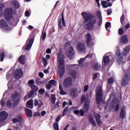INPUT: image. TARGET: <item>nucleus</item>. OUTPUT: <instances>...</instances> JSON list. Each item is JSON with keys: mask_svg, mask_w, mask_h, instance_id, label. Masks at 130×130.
Instances as JSON below:
<instances>
[{"mask_svg": "<svg viewBox=\"0 0 130 130\" xmlns=\"http://www.w3.org/2000/svg\"><path fill=\"white\" fill-rule=\"evenodd\" d=\"M83 20L84 25L83 28L87 31L93 30L95 24L97 23L96 16L93 15L90 12H83L81 14Z\"/></svg>", "mask_w": 130, "mask_h": 130, "instance_id": "f257e3e1", "label": "nucleus"}, {"mask_svg": "<svg viewBox=\"0 0 130 130\" xmlns=\"http://www.w3.org/2000/svg\"><path fill=\"white\" fill-rule=\"evenodd\" d=\"M64 55L60 52L57 53L58 67L59 78H62L66 72L64 65Z\"/></svg>", "mask_w": 130, "mask_h": 130, "instance_id": "f03ea898", "label": "nucleus"}, {"mask_svg": "<svg viewBox=\"0 0 130 130\" xmlns=\"http://www.w3.org/2000/svg\"><path fill=\"white\" fill-rule=\"evenodd\" d=\"M64 48L67 50V52L69 53L68 57L69 59H74L75 58V51L74 48L72 47L71 43L66 42L64 45Z\"/></svg>", "mask_w": 130, "mask_h": 130, "instance_id": "7ed1b4c3", "label": "nucleus"}, {"mask_svg": "<svg viewBox=\"0 0 130 130\" xmlns=\"http://www.w3.org/2000/svg\"><path fill=\"white\" fill-rule=\"evenodd\" d=\"M130 80V70L126 71L125 73L124 74L122 79L121 85L122 87H126L128 84Z\"/></svg>", "mask_w": 130, "mask_h": 130, "instance_id": "20e7f679", "label": "nucleus"}, {"mask_svg": "<svg viewBox=\"0 0 130 130\" xmlns=\"http://www.w3.org/2000/svg\"><path fill=\"white\" fill-rule=\"evenodd\" d=\"M103 97V92H102V88L99 87L96 91V101L98 105H100V102L102 101Z\"/></svg>", "mask_w": 130, "mask_h": 130, "instance_id": "39448f33", "label": "nucleus"}, {"mask_svg": "<svg viewBox=\"0 0 130 130\" xmlns=\"http://www.w3.org/2000/svg\"><path fill=\"white\" fill-rule=\"evenodd\" d=\"M20 93L18 92L17 90H15L14 93L12 94L11 98L13 99V101L15 105L19 104V101H20Z\"/></svg>", "mask_w": 130, "mask_h": 130, "instance_id": "423d86ee", "label": "nucleus"}, {"mask_svg": "<svg viewBox=\"0 0 130 130\" xmlns=\"http://www.w3.org/2000/svg\"><path fill=\"white\" fill-rule=\"evenodd\" d=\"M63 86L66 89L71 88L73 85V78L71 77L66 78L63 82Z\"/></svg>", "mask_w": 130, "mask_h": 130, "instance_id": "0eeeda50", "label": "nucleus"}, {"mask_svg": "<svg viewBox=\"0 0 130 130\" xmlns=\"http://www.w3.org/2000/svg\"><path fill=\"white\" fill-rule=\"evenodd\" d=\"M4 16L6 20H8V21H10V20H11V19L13 18V9H6L4 12Z\"/></svg>", "mask_w": 130, "mask_h": 130, "instance_id": "6e6552de", "label": "nucleus"}, {"mask_svg": "<svg viewBox=\"0 0 130 130\" xmlns=\"http://www.w3.org/2000/svg\"><path fill=\"white\" fill-rule=\"evenodd\" d=\"M66 26V21L64 20L63 12H62L61 19L58 21V28L60 30H63V28H64Z\"/></svg>", "mask_w": 130, "mask_h": 130, "instance_id": "1a4fd4ad", "label": "nucleus"}, {"mask_svg": "<svg viewBox=\"0 0 130 130\" xmlns=\"http://www.w3.org/2000/svg\"><path fill=\"white\" fill-rule=\"evenodd\" d=\"M115 58L117 60L119 63H120L122 62L123 60V55L120 52V50L118 48L116 50V54H115Z\"/></svg>", "mask_w": 130, "mask_h": 130, "instance_id": "9d476101", "label": "nucleus"}, {"mask_svg": "<svg viewBox=\"0 0 130 130\" xmlns=\"http://www.w3.org/2000/svg\"><path fill=\"white\" fill-rule=\"evenodd\" d=\"M85 38L87 47H92L93 44H92V37L91 34L87 33L85 36Z\"/></svg>", "mask_w": 130, "mask_h": 130, "instance_id": "9b49d317", "label": "nucleus"}, {"mask_svg": "<svg viewBox=\"0 0 130 130\" xmlns=\"http://www.w3.org/2000/svg\"><path fill=\"white\" fill-rule=\"evenodd\" d=\"M77 49L80 52H85L86 51V46L81 42H79L77 43Z\"/></svg>", "mask_w": 130, "mask_h": 130, "instance_id": "f8f14e48", "label": "nucleus"}, {"mask_svg": "<svg viewBox=\"0 0 130 130\" xmlns=\"http://www.w3.org/2000/svg\"><path fill=\"white\" fill-rule=\"evenodd\" d=\"M34 42V38H31L30 39L26 41V43H27V45L25 48V50H29L31 49V47H32V45Z\"/></svg>", "mask_w": 130, "mask_h": 130, "instance_id": "ddd939ff", "label": "nucleus"}, {"mask_svg": "<svg viewBox=\"0 0 130 130\" xmlns=\"http://www.w3.org/2000/svg\"><path fill=\"white\" fill-rule=\"evenodd\" d=\"M9 116V114L6 111H2L0 112V122H3L4 120H6Z\"/></svg>", "mask_w": 130, "mask_h": 130, "instance_id": "4468645a", "label": "nucleus"}, {"mask_svg": "<svg viewBox=\"0 0 130 130\" xmlns=\"http://www.w3.org/2000/svg\"><path fill=\"white\" fill-rule=\"evenodd\" d=\"M23 71H22V69H17L15 71V73L14 74V77L15 79H21L23 76Z\"/></svg>", "mask_w": 130, "mask_h": 130, "instance_id": "2eb2a0df", "label": "nucleus"}, {"mask_svg": "<svg viewBox=\"0 0 130 130\" xmlns=\"http://www.w3.org/2000/svg\"><path fill=\"white\" fill-rule=\"evenodd\" d=\"M126 115V111H125V108H124V107H122L119 115L120 118H121V119H124V118H125Z\"/></svg>", "mask_w": 130, "mask_h": 130, "instance_id": "dca6fc26", "label": "nucleus"}, {"mask_svg": "<svg viewBox=\"0 0 130 130\" xmlns=\"http://www.w3.org/2000/svg\"><path fill=\"white\" fill-rule=\"evenodd\" d=\"M94 118L97 122L98 125L101 126V125H102V121H101V119H100L101 118L100 114H96L94 115Z\"/></svg>", "mask_w": 130, "mask_h": 130, "instance_id": "f3484780", "label": "nucleus"}, {"mask_svg": "<svg viewBox=\"0 0 130 130\" xmlns=\"http://www.w3.org/2000/svg\"><path fill=\"white\" fill-rule=\"evenodd\" d=\"M34 105L36 107L38 106V109H40L44 105L43 102L41 100L38 101L37 99H35L34 100Z\"/></svg>", "mask_w": 130, "mask_h": 130, "instance_id": "a211bd4d", "label": "nucleus"}, {"mask_svg": "<svg viewBox=\"0 0 130 130\" xmlns=\"http://www.w3.org/2000/svg\"><path fill=\"white\" fill-rule=\"evenodd\" d=\"M25 58H26L25 55H21L19 57L18 61L21 64H25Z\"/></svg>", "mask_w": 130, "mask_h": 130, "instance_id": "6ab92c4d", "label": "nucleus"}, {"mask_svg": "<svg viewBox=\"0 0 130 130\" xmlns=\"http://www.w3.org/2000/svg\"><path fill=\"white\" fill-rule=\"evenodd\" d=\"M69 75H70L73 79H77L78 73H77V71L75 70H71L69 71Z\"/></svg>", "mask_w": 130, "mask_h": 130, "instance_id": "aec40b11", "label": "nucleus"}, {"mask_svg": "<svg viewBox=\"0 0 130 130\" xmlns=\"http://www.w3.org/2000/svg\"><path fill=\"white\" fill-rule=\"evenodd\" d=\"M121 40L122 41V43H123V44H127V43H128V39H127V35H123L121 37Z\"/></svg>", "mask_w": 130, "mask_h": 130, "instance_id": "412c9836", "label": "nucleus"}, {"mask_svg": "<svg viewBox=\"0 0 130 130\" xmlns=\"http://www.w3.org/2000/svg\"><path fill=\"white\" fill-rule=\"evenodd\" d=\"M103 62L105 66H108V63L110 62V59L109 56H106L103 57Z\"/></svg>", "mask_w": 130, "mask_h": 130, "instance_id": "4be33fe9", "label": "nucleus"}, {"mask_svg": "<svg viewBox=\"0 0 130 130\" xmlns=\"http://www.w3.org/2000/svg\"><path fill=\"white\" fill-rule=\"evenodd\" d=\"M102 5H103V8H104L105 9H106L108 8V7H111V6H112L111 3H109L108 4L107 2L104 1H102Z\"/></svg>", "mask_w": 130, "mask_h": 130, "instance_id": "5701e85b", "label": "nucleus"}, {"mask_svg": "<svg viewBox=\"0 0 130 130\" xmlns=\"http://www.w3.org/2000/svg\"><path fill=\"white\" fill-rule=\"evenodd\" d=\"M77 92L78 90H77V88H73L70 89V93L71 96L73 97H76Z\"/></svg>", "mask_w": 130, "mask_h": 130, "instance_id": "b1692460", "label": "nucleus"}, {"mask_svg": "<svg viewBox=\"0 0 130 130\" xmlns=\"http://www.w3.org/2000/svg\"><path fill=\"white\" fill-rule=\"evenodd\" d=\"M26 107L32 109V108H33V100L30 99V100L28 101L26 103Z\"/></svg>", "mask_w": 130, "mask_h": 130, "instance_id": "393cba45", "label": "nucleus"}, {"mask_svg": "<svg viewBox=\"0 0 130 130\" xmlns=\"http://www.w3.org/2000/svg\"><path fill=\"white\" fill-rule=\"evenodd\" d=\"M93 70H95V71H101V70H102V66L99 63H96L93 64Z\"/></svg>", "mask_w": 130, "mask_h": 130, "instance_id": "a878e982", "label": "nucleus"}, {"mask_svg": "<svg viewBox=\"0 0 130 130\" xmlns=\"http://www.w3.org/2000/svg\"><path fill=\"white\" fill-rule=\"evenodd\" d=\"M88 119H89V122H90V123H91L92 125L94 126V127H96V126H97V125L96 124L95 120H94V118H93V117H91V116H89L88 117Z\"/></svg>", "mask_w": 130, "mask_h": 130, "instance_id": "bb28decb", "label": "nucleus"}, {"mask_svg": "<svg viewBox=\"0 0 130 130\" xmlns=\"http://www.w3.org/2000/svg\"><path fill=\"white\" fill-rule=\"evenodd\" d=\"M89 102H85L84 103V105L83 106V110H84V112L87 113V112L89 111Z\"/></svg>", "mask_w": 130, "mask_h": 130, "instance_id": "cd10ccee", "label": "nucleus"}, {"mask_svg": "<svg viewBox=\"0 0 130 130\" xmlns=\"http://www.w3.org/2000/svg\"><path fill=\"white\" fill-rule=\"evenodd\" d=\"M90 56L89 55H87L85 57L83 58H80L79 61V66L81 67V68H82V67H84V60L86 59V58H87V57H89Z\"/></svg>", "mask_w": 130, "mask_h": 130, "instance_id": "c85d7f7f", "label": "nucleus"}, {"mask_svg": "<svg viewBox=\"0 0 130 130\" xmlns=\"http://www.w3.org/2000/svg\"><path fill=\"white\" fill-rule=\"evenodd\" d=\"M0 26H1V28H7L8 24L5 20L2 19L0 21Z\"/></svg>", "mask_w": 130, "mask_h": 130, "instance_id": "c756f323", "label": "nucleus"}, {"mask_svg": "<svg viewBox=\"0 0 130 130\" xmlns=\"http://www.w3.org/2000/svg\"><path fill=\"white\" fill-rule=\"evenodd\" d=\"M130 51V47L129 46H126L124 48V53L123 55L124 56H126L129 53Z\"/></svg>", "mask_w": 130, "mask_h": 130, "instance_id": "7c9ffc66", "label": "nucleus"}, {"mask_svg": "<svg viewBox=\"0 0 130 130\" xmlns=\"http://www.w3.org/2000/svg\"><path fill=\"white\" fill-rule=\"evenodd\" d=\"M59 89L60 90V92H59L60 95H67L68 94L67 92L63 90V89H62V86H61V84H59Z\"/></svg>", "mask_w": 130, "mask_h": 130, "instance_id": "2f4dec72", "label": "nucleus"}, {"mask_svg": "<svg viewBox=\"0 0 130 130\" xmlns=\"http://www.w3.org/2000/svg\"><path fill=\"white\" fill-rule=\"evenodd\" d=\"M25 114L27 117H32V110L26 109L25 110Z\"/></svg>", "mask_w": 130, "mask_h": 130, "instance_id": "473e14b6", "label": "nucleus"}, {"mask_svg": "<svg viewBox=\"0 0 130 130\" xmlns=\"http://www.w3.org/2000/svg\"><path fill=\"white\" fill-rule=\"evenodd\" d=\"M12 5L14 6L15 9H19V8H20V4H19V2H18V1H13Z\"/></svg>", "mask_w": 130, "mask_h": 130, "instance_id": "72a5a7b5", "label": "nucleus"}, {"mask_svg": "<svg viewBox=\"0 0 130 130\" xmlns=\"http://www.w3.org/2000/svg\"><path fill=\"white\" fill-rule=\"evenodd\" d=\"M6 56V53L5 52H1L0 53V61L1 62L4 61V59H5V57Z\"/></svg>", "mask_w": 130, "mask_h": 130, "instance_id": "f704fd0d", "label": "nucleus"}, {"mask_svg": "<svg viewBox=\"0 0 130 130\" xmlns=\"http://www.w3.org/2000/svg\"><path fill=\"white\" fill-rule=\"evenodd\" d=\"M29 87H30V88H31V89L32 90V91H34V93H35V92H37L38 91V87H37V86L36 85H28Z\"/></svg>", "mask_w": 130, "mask_h": 130, "instance_id": "c9c22d12", "label": "nucleus"}, {"mask_svg": "<svg viewBox=\"0 0 130 130\" xmlns=\"http://www.w3.org/2000/svg\"><path fill=\"white\" fill-rule=\"evenodd\" d=\"M56 101V98H55V95H51V101H52V104H55V101Z\"/></svg>", "mask_w": 130, "mask_h": 130, "instance_id": "e433bc0d", "label": "nucleus"}, {"mask_svg": "<svg viewBox=\"0 0 130 130\" xmlns=\"http://www.w3.org/2000/svg\"><path fill=\"white\" fill-rule=\"evenodd\" d=\"M118 103V100L117 99H114L112 102V107H114L115 105L118 104L117 103Z\"/></svg>", "mask_w": 130, "mask_h": 130, "instance_id": "4c0bfd02", "label": "nucleus"}, {"mask_svg": "<svg viewBox=\"0 0 130 130\" xmlns=\"http://www.w3.org/2000/svg\"><path fill=\"white\" fill-rule=\"evenodd\" d=\"M125 17H124V14H122L121 16L120 17V23L121 24V25H124V19H125Z\"/></svg>", "mask_w": 130, "mask_h": 130, "instance_id": "58836bf2", "label": "nucleus"}, {"mask_svg": "<svg viewBox=\"0 0 130 130\" xmlns=\"http://www.w3.org/2000/svg\"><path fill=\"white\" fill-rule=\"evenodd\" d=\"M81 103H86V102H89L87 101V99L85 97V95H82L81 98Z\"/></svg>", "mask_w": 130, "mask_h": 130, "instance_id": "ea45409f", "label": "nucleus"}, {"mask_svg": "<svg viewBox=\"0 0 130 130\" xmlns=\"http://www.w3.org/2000/svg\"><path fill=\"white\" fill-rule=\"evenodd\" d=\"M96 17H98L99 19H102V14L101 13V11H97L96 12Z\"/></svg>", "mask_w": 130, "mask_h": 130, "instance_id": "a19ab883", "label": "nucleus"}, {"mask_svg": "<svg viewBox=\"0 0 130 130\" xmlns=\"http://www.w3.org/2000/svg\"><path fill=\"white\" fill-rule=\"evenodd\" d=\"M68 111H69V107H67L63 110V113L62 114V116H64L65 115H67V113H68Z\"/></svg>", "mask_w": 130, "mask_h": 130, "instance_id": "79ce46f5", "label": "nucleus"}, {"mask_svg": "<svg viewBox=\"0 0 130 130\" xmlns=\"http://www.w3.org/2000/svg\"><path fill=\"white\" fill-rule=\"evenodd\" d=\"M48 84L53 85V86H56V81L54 80H51L49 81Z\"/></svg>", "mask_w": 130, "mask_h": 130, "instance_id": "37998d69", "label": "nucleus"}, {"mask_svg": "<svg viewBox=\"0 0 130 130\" xmlns=\"http://www.w3.org/2000/svg\"><path fill=\"white\" fill-rule=\"evenodd\" d=\"M34 91L30 90L27 93V97L28 98H31L33 95H34Z\"/></svg>", "mask_w": 130, "mask_h": 130, "instance_id": "c03bdc74", "label": "nucleus"}, {"mask_svg": "<svg viewBox=\"0 0 130 130\" xmlns=\"http://www.w3.org/2000/svg\"><path fill=\"white\" fill-rule=\"evenodd\" d=\"M118 34L119 35H123L124 34V30L123 28H120L118 29Z\"/></svg>", "mask_w": 130, "mask_h": 130, "instance_id": "a18cd8bd", "label": "nucleus"}, {"mask_svg": "<svg viewBox=\"0 0 130 130\" xmlns=\"http://www.w3.org/2000/svg\"><path fill=\"white\" fill-rule=\"evenodd\" d=\"M114 82V79L113 78H109L108 80V84H113Z\"/></svg>", "mask_w": 130, "mask_h": 130, "instance_id": "49530a36", "label": "nucleus"}, {"mask_svg": "<svg viewBox=\"0 0 130 130\" xmlns=\"http://www.w3.org/2000/svg\"><path fill=\"white\" fill-rule=\"evenodd\" d=\"M54 128L55 130H59V127L58 126V123L56 122L54 123Z\"/></svg>", "mask_w": 130, "mask_h": 130, "instance_id": "de8ad7c7", "label": "nucleus"}, {"mask_svg": "<svg viewBox=\"0 0 130 130\" xmlns=\"http://www.w3.org/2000/svg\"><path fill=\"white\" fill-rule=\"evenodd\" d=\"M110 26H111V23H110V22H107L105 24V28L106 30H107Z\"/></svg>", "mask_w": 130, "mask_h": 130, "instance_id": "09e8293b", "label": "nucleus"}, {"mask_svg": "<svg viewBox=\"0 0 130 130\" xmlns=\"http://www.w3.org/2000/svg\"><path fill=\"white\" fill-rule=\"evenodd\" d=\"M6 104L8 107H12V102L10 100H9L7 101Z\"/></svg>", "mask_w": 130, "mask_h": 130, "instance_id": "8fccbe9b", "label": "nucleus"}, {"mask_svg": "<svg viewBox=\"0 0 130 130\" xmlns=\"http://www.w3.org/2000/svg\"><path fill=\"white\" fill-rule=\"evenodd\" d=\"M44 93H45V90H44V89H40L39 90V93L40 94V95H43V94H44Z\"/></svg>", "mask_w": 130, "mask_h": 130, "instance_id": "3c124183", "label": "nucleus"}, {"mask_svg": "<svg viewBox=\"0 0 130 130\" xmlns=\"http://www.w3.org/2000/svg\"><path fill=\"white\" fill-rule=\"evenodd\" d=\"M17 119L18 120V121L20 122L21 121H23V118H22V115H18L17 116Z\"/></svg>", "mask_w": 130, "mask_h": 130, "instance_id": "603ef678", "label": "nucleus"}, {"mask_svg": "<svg viewBox=\"0 0 130 130\" xmlns=\"http://www.w3.org/2000/svg\"><path fill=\"white\" fill-rule=\"evenodd\" d=\"M42 39L43 40V41H44L45 40V39H46V32H45L44 33H43L42 36Z\"/></svg>", "mask_w": 130, "mask_h": 130, "instance_id": "864d4df0", "label": "nucleus"}, {"mask_svg": "<svg viewBox=\"0 0 130 130\" xmlns=\"http://www.w3.org/2000/svg\"><path fill=\"white\" fill-rule=\"evenodd\" d=\"M43 61L44 62V67L45 68V67H46L47 65V60L45 58L43 57Z\"/></svg>", "mask_w": 130, "mask_h": 130, "instance_id": "5fc2aeb1", "label": "nucleus"}, {"mask_svg": "<svg viewBox=\"0 0 130 130\" xmlns=\"http://www.w3.org/2000/svg\"><path fill=\"white\" fill-rule=\"evenodd\" d=\"M98 78V74L97 73H94L92 77V80L94 81V80H96Z\"/></svg>", "mask_w": 130, "mask_h": 130, "instance_id": "6e6d98bb", "label": "nucleus"}, {"mask_svg": "<svg viewBox=\"0 0 130 130\" xmlns=\"http://www.w3.org/2000/svg\"><path fill=\"white\" fill-rule=\"evenodd\" d=\"M12 121H13L14 123H17V122H19V120L17 118H13L12 119Z\"/></svg>", "mask_w": 130, "mask_h": 130, "instance_id": "4d7b16f0", "label": "nucleus"}, {"mask_svg": "<svg viewBox=\"0 0 130 130\" xmlns=\"http://www.w3.org/2000/svg\"><path fill=\"white\" fill-rule=\"evenodd\" d=\"M36 83L37 85H43L44 84V81H39L38 80H36Z\"/></svg>", "mask_w": 130, "mask_h": 130, "instance_id": "13d9d810", "label": "nucleus"}, {"mask_svg": "<svg viewBox=\"0 0 130 130\" xmlns=\"http://www.w3.org/2000/svg\"><path fill=\"white\" fill-rule=\"evenodd\" d=\"M28 83L29 84L28 86H30V85H31L32 86V85H34V80L31 79L28 81Z\"/></svg>", "mask_w": 130, "mask_h": 130, "instance_id": "bf43d9fd", "label": "nucleus"}, {"mask_svg": "<svg viewBox=\"0 0 130 130\" xmlns=\"http://www.w3.org/2000/svg\"><path fill=\"white\" fill-rule=\"evenodd\" d=\"M4 8H5V5L3 3H0V11H3Z\"/></svg>", "mask_w": 130, "mask_h": 130, "instance_id": "052dcab7", "label": "nucleus"}, {"mask_svg": "<svg viewBox=\"0 0 130 130\" xmlns=\"http://www.w3.org/2000/svg\"><path fill=\"white\" fill-rule=\"evenodd\" d=\"M102 25V18H100L98 22V26H101Z\"/></svg>", "mask_w": 130, "mask_h": 130, "instance_id": "680f3d73", "label": "nucleus"}, {"mask_svg": "<svg viewBox=\"0 0 130 130\" xmlns=\"http://www.w3.org/2000/svg\"><path fill=\"white\" fill-rule=\"evenodd\" d=\"M112 14V9H109L107 10V15L108 16H109Z\"/></svg>", "mask_w": 130, "mask_h": 130, "instance_id": "e2e57ef3", "label": "nucleus"}, {"mask_svg": "<svg viewBox=\"0 0 130 130\" xmlns=\"http://www.w3.org/2000/svg\"><path fill=\"white\" fill-rule=\"evenodd\" d=\"M115 109V111H118V110L119 109V103H118L116 105Z\"/></svg>", "mask_w": 130, "mask_h": 130, "instance_id": "0e129e2a", "label": "nucleus"}, {"mask_svg": "<svg viewBox=\"0 0 130 130\" xmlns=\"http://www.w3.org/2000/svg\"><path fill=\"white\" fill-rule=\"evenodd\" d=\"M52 87V86H51V84H50L49 83L46 86V88L48 90H50V89H51Z\"/></svg>", "mask_w": 130, "mask_h": 130, "instance_id": "69168bd1", "label": "nucleus"}, {"mask_svg": "<svg viewBox=\"0 0 130 130\" xmlns=\"http://www.w3.org/2000/svg\"><path fill=\"white\" fill-rule=\"evenodd\" d=\"M80 113L81 116H84V115H85V111H84V110H80Z\"/></svg>", "mask_w": 130, "mask_h": 130, "instance_id": "338daca9", "label": "nucleus"}, {"mask_svg": "<svg viewBox=\"0 0 130 130\" xmlns=\"http://www.w3.org/2000/svg\"><path fill=\"white\" fill-rule=\"evenodd\" d=\"M74 114H76V115H79L80 114V110H76L74 111Z\"/></svg>", "mask_w": 130, "mask_h": 130, "instance_id": "774afa93", "label": "nucleus"}]
</instances>
